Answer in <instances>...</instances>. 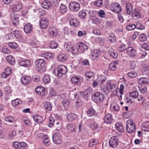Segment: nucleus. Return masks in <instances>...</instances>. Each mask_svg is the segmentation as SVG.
Segmentation results:
<instances>
[{"label":"nucleus","mask_w":149,"mask_h":149,"mask_svg":"<svg viewBox=\"0 0 149 149\" xmlns=\"http://www.w3.org/2000/svg\"><path fill=\"white\" fill-rule=\"evenodd\" d=\"M126 9L127 13L130 15L132 13L133 10V7L132 5L129 3L126 4Z\"/></svg>","instance_id":"obj_31"},{"label":"nucleus","mask_w":149,"mask_h":149,"mask_svg":"<svg viewBox=\"0 0 149 149\" xmlns=\"http://www.w3.org/2000/svg\"><path fill=\"white\" fill-rule=\"evenodd\" d=\"M97 143L94 139H91L89 140V146L91 147L93 145H96Z\"/></svg>","instance_id":"obj_64"},{"label":"nucleus","mask_w":149,"mask_h":149,"mask_svg":"<svg viewBox=\"0 0 149 149\" xmlns=\"http://www.w3.org/2000/svg\"><path fill=\"white\" fill-rule=\"evenodd\" d=\"M54 56V54L52 53H45L42 55V57L47 60L53 58Z\"/></svg>","instance_id":"obj_32"},{"label":"nucleus","mask_w":149,"mask_h":149,"mask_svg":"<svg viewBox=\"0 0 149 149\" xmlns=\"http://www.w3.org/2000/svg\"><path fill=\"white\" fill-rule=\"evenodd\" d=\"M67 72V68L64 65H59L57 68H55L54 71L55 75L59 77L62 76V74H65Z\"/></svg>","instance_id":"obj_2"},{"label":"nucleus","mask_w":149,"mask_h":149,"mask_svg":"<svg viewBox=\"0 0 149 149\" xmlns=\"http://www.w3.org/2000/svg\"><path fill=\"white\" fill-rule=\"evenodd\" d=\"M111 108L114 111H118L120 110L119 105L116 103H113L111 105Z\"/></svg>","instance_id":"obj_35"},{"label":"nucleus","mask_w":149,"mask_h":149,"mask_svg":"<svg viewBox=\"0 0 149 149\" xmlns=\"http://www.w3.org/2000/svg\"><path fill=\"white\" fill-rule=\"evenodd\" d=\"M2 52L5 54H9L10 53V50L6 46L3 47L2 48Z\"/></svg>","instance_id":"obj_58"},{"label":"nucleus","mask_w":149,"mask_h":149,"mask_svg":"<svg viewBox=\"0 0 149 149\" xmlns=\"http://www.w3.org/2000/svg\"><path fill=\"white\" fill-rule=\"evenodd\" d=\"M136 27V25L134 24H130L126 26V29L127 30L131 31L133 30Z\"/></svg>","instance_id":"obj_54"},{"label":"nucleus","mask_w":149,"mask_h":149,"mask_svg":"<svg viewBox=\"0 0 149 149\" xmlns=\"http://www.w3.org/2000/svg\"><path fill=\"white\" fill-rule=\"evenodd\" d=\"M72 46V45H71V44L70 42L66 43L64 45V47L65 49V50L68 52H69L70 50H71V48Z\"/></svg>","instance_id":"obj_48"},{"label":"nucleus","mask_w":149,"mask_h":149,"mask_svg":"<svg viewBox=\"0 0 149 149\" xmlns=\"http://www.w3.org/2000/svg\"><path fill=\"white\" fill-rule=\"evenodd\" d=\"M67 128L68 131L70 132H74L75 131V127L72 124H69L67 125Z\"/></svg>","instance_id":"obj_47"},{"label":"nucleus","mask_w":149,"mask_h":149,"mask_svg":"<svg viewBox=\"0 0 149 149\" xmlns=\"http://www.w3.org/2000/svg\"><path fill=\"white\" fill-rule=\"evenodd\" d=\"M35 91L38 95L41 96H45L47 93V91L44 87L38 86L35 88Z\"/></svg>","instance_id":"obj_9"},{"label":"nucleus","mask_w":149,"mask_h":149,"mask_svg":"<svg viewBox=\"0 0 149 149\" xmlns=\"http://www.w3.org/2000/svg\"><path fill=\"white\" fill-rule=\"evenodd\" d=\"M139 38L141 42H144L147 40V36L144 33L141 34L139 36Z\"/></svg>","instance_id":"obj_52"},{"label":"nucleus","mask_w":149,"mask_h":149,"mask_svg":"<svg viewBox=\"0 0 149 149\" xmlns=\"http://www.w3.org/2000/svg\"><path fill=\"white\" fill-rule=\"evenodd\" d=\"M106 78L105 76L102 75L98 78V84L100 85L103 84L106 80Z\"/></svg>","instance_id":"obj_38"},{"label":"nucleus","mask_w":149,"mask_h":149,"mask_svg":"<svg viewBox=\"0 0 149 149\" xmlns=\"http://www.w3.org/2000/svg\"><path fill=\"white\" fill-rule=\"evenodd\" d=\"M40 27L43 29H46L49 24L48 19L45 18H42L40 22Z\"/></svg>","instance_id":"obj_10"},{"label":"nucleus","mask_w":149,"mask_h":149,"mask_svg":"<svg viewBox=\"0 0 149 149\" xmlns=\"http://www.w3.org/2000/svg\"><path fill=\"white\" fill-rule=\"evenodd\" d=\"M139 93L136 91H134L133 92H130L129 93V96L130 97L134 99L136 98L138 96Z\"/></svg>","instance_id":"obj_41"},{"label":"nucleus","mask_w":149,"mask_h":149,"mask_svg":"<svg viewBox=\"0 0 149 149\" xmlns=\"http://www.w3.org/2000/svg\"><path fill=\"white\" fill-rule=\"evenodd\" d=\"M21 81L22 84L25 85L30 83L31 81V79L29 76H23L21 78Z\"/></svg>","instance_id":"obj_19"},{"label":"nucleus","mask_w":149,"mask_h":149,"mask_svg":"<svg viewBox=\"0 0 149 149\" xmlns=\"http://www.w3.org/2000/svg\"><path fill=\"white\" fill-rule=\"evenodd\" d=\"M79 48L80 50L83 51L87 50L88 47L86 44L80 42L79 45Z\"/></svg>","instance_id":"obj_45"},{"label":"nucleus","mask_w":149,"mask_h":149,"mask_svg":"<svg viewBox=\"0 0 149 149\" xmlns=\"http://www.w3.org/2000/svg\"><path fill=\"white\" fill-rule=\"evenodd\" d=\"M77 118V116L74 113L68 114L67 116V118L68 120L70 121H72L74 120Z\"/></svg>","instance_id":"obj_36"},{"label":"nucleus","mask_w":149,"mask_h":149,"mask_svg":"<svg viewBox=\"0 0 149 149\" xmlns=\"http://www.w3.org/2000/svg\"><path fill=\"white\" fill-rule=\"evenodd\" d=\"M109 54L113 58H116L118 57V54L112 49H110L108 50Z\"/></svg>","instance_id":"obj_25"},{"label":"nucleus","mask_w":149,"mask_h":149,"mask_svg":"<svg viewBox=\"0 0 149 149\" xmlns=\"http://www.w3.org/2000/svg\"><path fill=\"white\" fill-rule=\"evenodd\" d=\"M126 130L130 133L133 132L136 130V127L134 123L132 120H128L126 123Z\"/></svg>","instance_id":"obj_4"},{"label":"nucleus","mask_w":149,"mask_h":149,"mask_svg":"<svg viewBox=\"0 0 149 149\" xmlns=\"http://www.w3.org/2000/svg\"><path fill=\"white\" fill-rule=\"evenodd\" d=\"M41 6L44 8L48 9L52 6L49 2L47 1H44L41 4Z\"/></svg>","instance_id":"obj_27"},{"label":"nucleus","mask_w":149,"mask_h":149,"mask_svg":"<svg viewBox=\"0 0 149 149\" xmlns=\"http://www.w3.org/2000/svg\"><path fill=\"white\" fill-rule=\"evenodd\" d=\"M80 8L79 3L75 1L70 3L69 6V8L71 10L76 12L79 10Z\"/></svg>","instance_id":"obj_8"},{"label":"nucleus","mask_w":149,"mask_h":149,"mask_svg":"<svg viewBox=\"0 0 149 149\" xmlns=\"http://www.w3.org/2000/svg\"><path fill=\"white\" fill-rule=\"evenodd\" d=\"M102 0H97L94 2V4L97 6L102 7L103 6Z\"/></svg>","instance_id":"obj_51"},{"label":"nucleus","mask_w":149,"mask_h":149,"mask_svg":"<svg viewBox=\"0 0 149 149\" xmlns=\"http://www.w3.org/2000/svg\"><path fill=\"white\" fill-rule=\"evenodd\" d=\"M127 52L128 55L132 57H134L136 54V51L132 47H129L127 48Z\"/></svg>","instance_id":"obj_16"},{"label":"nucleus","mask_w":149,"mask_h":149,"mask_svg":"<svg viewBox=\"0 0 149 149\" xmlns=\"http://www.w3.org/2000/svg\"><path fill=\"white\" fill-rule=\"evenodd\" d=\"M139 90H140V92L143 94L146 93L147 92V88L145 87H139Z\"/></svg>","instance_id":"obj_61"},{"label":"nucleus","mask_w":149,"mask_h":149,"mask_svg":"<svg viewBox=\"0 0 149 149\" xmlns=\"http://www.w3.org/2000/svg\"><path fill=\"white\" fill-rule=\"evenodd\" d=\"M43 107L47 110L50 111L51 110L52 106L49 102H45L44 103Z\"/></svg>","instance_id":"obj_40"},{"label":"nucleus","mask_w":149,"mask_h":149,"mask_svg":"<svg viewBox=\"0 0 149 149\" xmlns=\"http://www.w3.org/2000/svg\"><path fill=\"white\" fill-rule=\"evenodd\" d=\"M117 138L116 136L111 137L109 141V145L110 147L114 148L118 145V142L117 141Z\"/></svg>","instance_id":"obj_12"},{"label":"nucleus","mask_w":149,"mask_h":149,"mask_svg":"<svg viewBox=\"0 0 149 149\" xmlns=\"http://www.w3.org/2000/svg\"><path fill=\"white\" fill-rule=\"evenodd\" d=\"M109 69L113 71H114L116 70V64L115 63V62H113L111 63L109 65Z\"/></svg>","instance_id":"obj_53"},{"label":"nucleus","mask_w":149,"mask_h":149,"mask_svg":"<svg viewBox=\"0 0 149 149\" xmlns=\"http://www.w3.org/2000/svg\"><path fill=\"white\" fill-rule=\"evenodd\" d=\"M6 59L7 62L11 65H13L15 63V58L12 55L7 56Z\"/></svg>","instance_id":"obj_28"},{"label":"nucleus","mask_w":149,"mask_h":149,"mask_svg":"<svg viewBox=\"0 0 149 149\" xmlns=\"http://www.w3.org/2000/svg\"><path fill=\"white\" fill-rule=\"evenodd\" d=\"M100 88L101 89L103 90V91L104 92H105V89L111 91H113L116 89L115 84H111L110 81H107L106 88H104V86L102 85L100 86Z\"/></svg>","instance_id":"obj_5"},{"label":"nucleus","mask_w":149,"mask_h":149,"mask_svg":"<svg viewBox=\"0 0 149 149\" xmlns=\"http://www.w3.org/2000/svg\"><path fill=\"white\" fill-rule=\"evenodd\" d=\"M9 47L11 48L15 49L17 47V44L15 42L10 43L8 45Z\"/></svg>","instance_id":"obj_63"},{"label":"nucleus","mask_w":149,"mask_h":149,"mask_svg":"<svg viewBox=\"0 0 149 149\" xmlns=\"http://www.w3.org/2000/svg\"><path fill=\"white\" fill-rule=\"evenodd\" d=\"M137 74L134 71L130 72L128 73V75L129 77L134 78L137 76Z\"/></svg>","instance_id":"obj_56"},{"label":"nucleus","mask_w":149,"mask_h":149,"mask_svg":"<svg viewBox=\"0 0 149 149\" xmlns=\"http://www.w3.org/2000/svg\"><path fill=\"white\" fill-rule=\"evenodd\" d=\"M112 116L109 113H107L105 116L104 119L105 123L107 124H110L112 121Z\"/></svg>","instance_id":"obj_17"},{"label":"nucleus","mask_w":149,"mask_h":149,"mask_svg":"<svg viewBox=\"0 0 149 149\" xmlns=\"http://www.w3.org/2000/svg\"><path fill=\"white\" fill-rule=\"evenodd\" d=\"M5 120L7 122H8L10 123L14 122L15 120L12 117L8 116L5 118Z\"/></svg>","instance_id":"obj_55"},{"label":"nucleus","mask_w":149,"mask_h":149,"mask_svg":"<svg viewBox=\"0 0 149 149\" xmlns=\"http://www.w3.org/2000/svg\"><path fill=\"white\" fill-rule=\"evenodd\" d=\"M92 91V88H89L83 92V93H81V97L84 98L88 97L91 94Z\"/></svg>","instance_id":"obj_18"},{"label":"nucleus","mask_w":149,"mask_h":149,"mask_svg":"<svg viewBox=\"0 0 149 149\" xmlns=\"http://www.w3.org/2000/svg\"><path fill=\"white\" fill-rule=\"evenodd\" d=\"M138 82L140 84H149V79L146 77H141L138 79Z\"/></svg>","instance_id":"obj_21"},{"label":"nucleus","mask_w":149,"mask_h":149,"mask_svg":"<svg viewBox=\"0 0 149 149\" xmlns=\"http://www.w3.org/2000/svg\"><path fill=\"white\" fill-rule=\"evenodd\" d=\"M19 15L15 13H13L11 15L10 18L12 20L13 23L14 25H16L18 24L19 22Z\"/></svg>","instance_id":"obj_15"},{"label":"nucleus","mask_w":149,"mask_h":149,"mask_svg":"<svg viewBox=\"0 0 149 149\" xmlns=\"http://www.w3.org/2000/svg\"><path fill=\"white\" fill-rule=\"evenodd\" d=\"M109 40L112 43L115 42L116 38L114 36V35L113 34H112L109 37Z\"/></svg>","instance_id":"obj_60"},{"label":"nucleus","mask_w":149,"mask_h":149,"mask_svg":"<svg viewBox=\"0 0 149 149\" xmlns=\"http://www.w3.org/2000/svg\"><path fill=\"white\" fill-rule=\"evenodd\" d=\"M32 29L31 25L29 23L27 24L24 26V30L26 33H30L32 31Z\"/></svg>","instance_id":"obj_29"},{"label":"nucleus","mask_w":149,"mask_h":149,"mask_svg":"<svg viewBox=\"0 0 149 149\" xmlns=\"http://www.w3.org/2000/svg\"><path fill=\"white\" fill-rule=\"evenodd\" d=\"M62 104L65 108H66L69 106L70 102L68 100H65L62 102Z\"/></svg>","instance_id":"obj_59"},{"label":"nucleus","mask_w":149,"mask_h":149,"mask_svg":"<svg viewBox=\"0 0 149 149\" xmlns=\"http://www.w3.org/2000/svg\"><path fill=\"white\" fill-rule=\"evenodd\" d=\"M50 78L49 75H46L43 78V81L45 84H48L50 81Z\"/></svg>","instance_id":"obj_49"},{"label":"nucleus","mask_w":149,"mask_h":149,"mask_svg":"<svg viewBox=\"0 0 149 149\" xmlns=\"http://www.w3.org/2000/svg\"><path fill=\"white\" fill-rule=\"evenodd\" d=\"M87 113L88 116L91 117L96 114V111L93 108H92L87 111Z\"/></svg>","instance_id":"obj_46"},{"label":"nucleus","mask_w":149,"mask_h":149,"mask_svg":"<svg viewBox=\"0 0 149 149\" xmlns=\"http://www.w3.org/2000/svg\"><path fill=\"white\" fill-rule=\"evenodd\" d=\"M19 64L21 66L28 67L30 65L31 62L30 61L28 60H22L19 62Z\"/></svg>","instance_id":"obj_23"},{"label":"nucleus","mask_w":149,"mask_h":149,"mask_svg":"<svg viewBox=\"0 0 149 149\" xmlns=\"http://www.w3.org/2000/svg\"><path fill=\"white\" fill-rule=\"evenodd\" d=\"M53 140L54 143L56 144L61 143L62 141L60 134L59 133L54 134L53 136Z\"/></svg>","instance_id":"obj_11"},{"label":"nucleus","mask_w":149,"mask_h":149,"mask_svg":"<svg viewBox=\"0 0 149 149\" xmlns=\"http://www.w3.org/2000/svg\"><path fill=\"white\" fill-rule=\"evenodd\" d=\"M58 45V44L54 41H51L49 45V47L52 49H55L56 48Z\"/></svg>","instance_id":"obj_50"},{"label":"nucleus","mask_w":149,"mask_h":149,"mask_svg":"<svg viewBox=\"0 0 149 149\" xmlns=\"http://www.w3.org/2000/svg\"><path fill=\"white\" fill-rule=\"evenodd\" d=\"M79 23L78 21L75 18L71 19L70 21V25L73 27H75L78 25Z\"/></svg>","instance_id":"obj_34"},{"label":"nucleus","mask_w":149,"mask_h":149,"mask_svg":"<svg viewBox=\"0 0 149 149\" xmlns=\"http://www.w3.org/2000/svg\"><path fill=\"white\" fill-rule=\"evenodd\" d=\"M116 129L119 132H123L124 131L121 123H117L115 125Z\"/></svg>","instance_id":"obj_42"},{"label":"nucleus","mask_w":149,"mask_h":149,"mask_svg":"<svg viewBox=\"0 0 149 149\" xmlns=\"http://www.w3.org/2000/svg\"><path fill=\"white\" fill-rule=\"evenodd\" d=\"M86 78L87 80H91L94 78V74L92 72H87L85 74Z\"/></svg>","instance_id":"obj_22"},{"label":"nucleus","mask_w":149,"mask_h":149,"mask_svg":"<svg viewBox=\"0 0 149 149\" xmlns=\"http://www.w3.org/2000/svg\"><path fill=\"white\" fill-rule=\"evenodd\" d=\"M26 146V144L24 142L19 143L18 141H15L13 144V147L15 149H25Z\"/></svg>","instance_id":"obj_6"},{"label":"nucleus","mask_w":149,"mask_h":149,"mask_svg":"<svg viewBox=\"0 0 149 149\" xmlns=\"http://www.w3.org/2000/svg\"><path fill=\"white\" fill-rule=\"evenodd\" d=\"M132 17L135 20H136L141 18V14L140 10L137 9H135L133 11Z\"/></svg>","instance_id":"obj_13"},{"label":"nucleus","mask_w":149,"mask_h":149,"mask_svg":"<svg viewBox=\"0 0 149 149\" xmlns=\"http://www.w3.org/2000/svg\"><path fill=\"white\" fill-rule=\"evenodd\" d=\"M92 98L94 102L99 103L103 101L104 99V95L101 92H96L92 95Z\"/></svg>","instance_id":"obj_3"},{"label":"nucleus","mask_w":149,"mask_h":149,"mask_svg":"<svg viewBox=\"0 0 149 149\" xmlns=\"http://www.w3.org/2000/svg\"><path fill=\"white\" fill-rule=\"evenodd\" d=\"M33 118L34 120L37 123H41L43 120L42 118L38 115L33 116Z\"/></svg>","instance_id":"obj_33"},{"label":"nucleus","mask_w":149,"mask_h":149,"mask_svg":"<svg viewBox=\"0 0 149 149\" xmlns=\"http://www.w3.org/2000/svg\"><path fill=\"white\" fill-rule=\"evenodd\" d=\"M86 12L85 10H82L78 13L79 17L82 19H85L86 16Z\"/></svg>","instance_id":"obj_39"},{"label":"nucleus","mask_w":149,"mask_h":149,"mask_svg":"<svg viewBox=\"0 0 149 149\" xmlns=\"http://www.w3.org/2000/svg\"><path fill=\"white\" fill-rule=\"evenodd\" d=\"M110 8L112 11L116 13H120L122 10L121 7L120 5L116 3H112Z\"/></svg>","instance_id":"obj_7"},{"label":"nucleus","mask_w":149,"mask_h":149,"mask_svg":"<svg viewBox=\"0 0 149 149\" xmlns=\"http://www.w3.org/2000/svg\"><path fill=\"white\" fill-rule=\"evenodd\" d=\"M35 64L37 67L38 71L41 73H43L46 70V68L45 67V61L42 59H40L37 60Z\"/></svg>","instance_id":"obj_1"},{"label":"nucleus","mask_w":149,"mask_h":149,"mask_svg":"<svg viewBox=\"0 0 149 149\" xmlns=\"http://www.w3.org/2000/svg\"><path fill=\"white\" fill-rule=\"evenodd\" d=\"M21 103V101L19 98L14 100L12 102V105L14 107H16L17 105Z\"/></svg>","instance_id":"obj_44"},{"label":"nucleus","mask_w":149,"mask_h":149,"mask_svg":"<svg viewBox=\"0 0 149 149\" xmlns=\"http://www.w3.org/2000/svg\"><path fill=\"white\" fill-rule=\"evenodd\" d=\"M141 128L145 132L149 131V121L143 123L142 124Z\"/></svg>","instance_id":"obj_24"},{"label":"nucleus","mask_w":149,"mask_h":149,"mask_svg":"<svg viewBox=\"0 0 149 149\" xmlns=\"http://www.w3.org/2000/svg\"><path fill=\"white\" fill-rule=\"evenodd\" d=\"M49 35L52 36H55L57 35V30L55 27H50L48 29Z\"/></svg>","instance_id":"obj_20"},{"label":"nucleus","mask_w":149,"mask_h":149,"mask_svg":"<svg viewBox=\"0 0 149 149\" xmlns=\"http://www.w3.org/2000/svg\"><path fill=\"white\" fill-rule=\"evenodd\" d=\"M82 79L81 77H74L72 78L71 81L75 85H80L82 82Z\"/></svg>","instance_id":"obj_14"},{"label":"nucleus","mask_w":149,"mask_h":149,"mask_svg":"<svg viewBox=\"0 0 149 149\" xmlns=\"http://www.w3.org/2000/svg\"><path fill=\"white\" fill-rule=\"evenodd\" d=\"M15 36L17 38L20 39L21 38V36L20 33L18 30H15L14 31Z\"/></svg>","instance_id":"obj_57"},{"label":"nucleus","mask_w":149,"mask_h":149,"mask_svg":"<svg viewBox=\"0 0 149 149\" xmlns=\"http://www.w3.org/2000/svg\"><path fill=\"white\" fill-rule=\"evenodd\" d=\"M57 58L58 61L63 62L67 60V56L64 54H60L58 55Z\"/></svg>","instance_id":"obj_26"},{"label":"nucleus","mask_w":149,"mask_h":149,"mask_svg":"<svg viewBox=\"0 0 149 149\" xmlns=\"http://www.w3.org/2000/svg\"><path fill=\"white\" fill-rule=\"evenodd\" d=\"M67 11V8L66 6L63 4H61L60 6V12L61 14H64Z\"/></svg>","instance_id":"obj_43"},{"label":"nucleus","mask_w":149,"mask_h":149,"mask_svg":"<svg viewBox=\"0 0 149 149\" xmlns=\"http://www.w3.org/2000/svg\"><path fill=\"white\" fill-rule=\"evenodd\" d=\"M100 52L98 50H95L91 52V55L93 58L96 59L99 56Z\"/></svg>","instance_id":"obj_37"},{"label":"nucleus","mask_w":149,"mask_h":149,"mask_svg":"<svg viewBox=\"0 0 149 149\" xmlns=\"http://www.w3.org/2000/svg\"><path fill=\"white\" fill-rule=\"evenodd\" d=\"M98 15L102 17H104L105 16V12L103 10H101L97 12Z\"/></svg>","instance_id":"obj_62"},{"label":"nucleus","mask_w":149,"mask_h":149,"mask_svg":"<svg viewBox=\"0 0 149 149\" xmlns=\"http://www.w3.org/2000/svg\"><path fill=\"white\" fill-rule=\"evenodd\" d=\"M22 6L21 3H18L16 4H13L12 9L15 11H18L22 8Z\"/></svg>","instance_id":"obj_30"}]
</instances>
